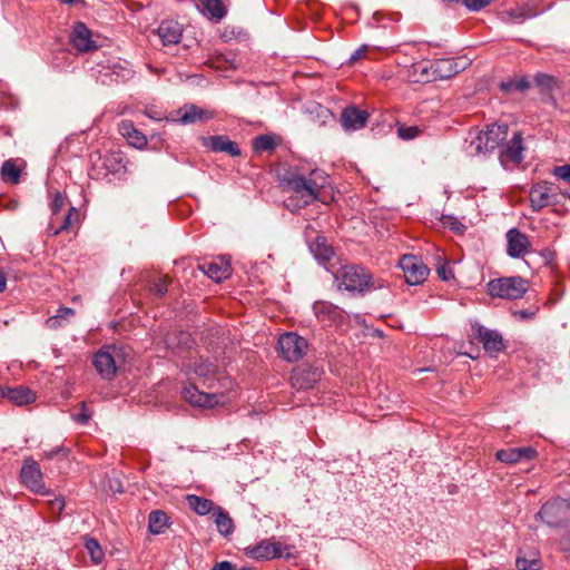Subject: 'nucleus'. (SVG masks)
I'll list each match as a JSON object with an SVG mask.
<instances>
[{"label": "nucleus", "mask_w": 570, "mask_h": 570, "mask_svg": "<svg viewBox=\"0 0 570 570\" xmlns=\"http://www.w3.org/2000/svg\"><path fill=\"white\" fill-rule=\"evenodd\" d=\"M283 188L292 193L285 206L294 212L320 199V191L328 184V176L318 169L312 170L308 177L292 169L278 175Z\"/></svg>", "instance_id": "f257e3e1"}, {"label": "nucleus", "mask_w": 570, "mask_h": 570, "mask_svg": "<svg viewBox=\"0 0 570 570\" xmlns=\"http://www.w3.org/2000/svg\"><path fill=\"white\" fill-rule=\"evenodd\" d=\"M535 519L552 529L570 525V502L567 499L553 498L542 504Z\"/></svg>", "instance_id": "f03ea898"}, {"label": "nucleus", "mask_w": 570, "mask_h": 570, "mask_svg": "<svg viewBox=\"0 0 570 570\" xmlns=\"http://www.w3.org/2000/svg\"><path fill=\"white\" fill-rule=\"evenodd\" d=\"M340 288L348 292L364 293L374 287L372 275L357 265H345L335 273Z\"/></svg>", "instance_id": "7ed1b4c3"}, {"label": "nucleus", "mask_w": 570, "mask_h": 570, "mask_svg": "<svg viewBox=\"0 0 570 570\" xmlns=\"http://www.w3.org/2000/svg\"><path fill=\"white\" fill-rule=\"evenodd\" d=\"M527 291L528 283L521 276L500 277L488 283V292L492 297L518 299Z\"/></svg>", "instance_id": "20e7f679"}, {"label": "nucleus", "mask_w": 570, "mask_h": 570, "mask_svg": "<svg viewBox=\"0 0 570 570\" xmlns=\"http://www.w3.org/2000/svg\"><path fill=\"white\" fill-rule=\"evenodd\" d=\"M194 372L203 381V385L209 390L220 392V390H227L230 385V380L225 372L208 361H197Z\"/></svg>", "instance_id": "39448f33"}, {"label": "nucleus", "mask_w": 570, "mask_h": 570, "mask_svg": "<svg viewBox=\"0 0 570 570\" xmlns=\"http://www.w3.org/2000/svg\"><path fill=\"white\" fill-rule=\"evenodd\" d=\"M277 345L279 354L288 362H296L302 358L308 347L307 341L293 332L282 334Z\"/></svg>", "instance_id": "423d86ee"}, {"label": "nucleus", "mask_w": 570, "mask_h": 570, "mask_svg": "<svg viewBox=\"0 0 570 570\" xmlns=\"http://www.w3.org/2000/svg\"><path fill=\"white\" fill-rule=\"evenodd\" d=\"M121 358L120 350L116 346H106L94 356V365L98 374L105 380H111Z\"/></svg>", "instance_id": "0eeeda50"}, {"label": "nucleus", "mask_w": 570, "mask_h": 570, "mask_svg": "<svg viewBox=\"0 0 570 570\" xmlns=\"http://www.w3.org/2000/svg\"><path fill=\"white\" fill-rule=\"evenodd\" d=\"M530 203L534 212L558 204L559 187L552 183H538L530 189Z\"/></svg>", "instance_id": "6e6552de"}, {"label": "nucleus", "mask_w": 570, "mask_h": 570, "mask_svg": "<svg viewBox=\"0 0 570 570\" xmlns=\"http://www.w3.org/2000/svg\"><path fill=\"white\" fill-rule=\"evenodd\" d=\"M399 265L403 271L405 282L410 285L423 283L429 275V268L415 255H403Z\"/></svg>", "instance_id": "1a4fd4ad"}, {"label": "nucleus", "mask_w": 570, "mask_h": 570, "mask_svg": "<svg viewBox=\"0 0 570 570\" xmlns=\"http://www.w3.org/2000/svg\"><path fill=\"white\" fill-rule=\"evenodd\" d=\"M22 483L32 492L47 494L40 465L32 459H26L20 473Z\"/></svg>", "instance_id": "9d476101"}, {"label": "nucleus", "mask_w": 570, "mask_h": 570, "mask_svg": "<svg viewBox=\"0 0 570 570\" xmlns=\"http://www.w3.org/2000/svg\"><path fill=\"white\" fill-rule=\"evenodd\" d=\"M245 554L257 561L272 560L282 557L283 544L274 539H264L255 546L244 549Z\"/></svg>", "instance_id": "9b49d317"}, {"label": "nucleus", "mask_w": 570, "mask_h": 570, "mask_svg": "<svg viewBox=\"0 0 570 570\" xmlns=\"http://www.w3.org/2000/svg\"><path fill=\"white\" fill-rule=\"evenodd\" d=\"M313 311L317 320L326 326L340 324L344 320L343 309L330 302H315Z\"/></svg>", "instance_id": "f8f14e48"}, {"label": "nucleus", "mask_w": 570, "mask_h": 570, "mask_svg": "<svg viewBox=\"0 0 570 570\" xmlns=\"http://www.w3.org/2000/svg\"><path fill=\"white\" fill-rule=\"evenodd\" d=\"M470 62L466 59H439L431 65L433 72L440 79H449L463 71Z\"/></svg>", "instance_id": "ddd939ff"}, {"label": "nucleus", "mask_w": 570, "mask_h": 570, "mask_svg": "<svg viewBox=\"0 0 570 570\" xmlns=\"http://www.w3.org/2000/svg\"><path fill=\"white\" fill-rule=\"evenodd\" d=\"M70 41L78 51L82 52L92 51L98 48L96 41L91 38V31L83 22L75 23Z\"/></svg>", "instance_id": "4468645a"}, {"label": "nucleus", "mask_w": 570, "mask_h": 570, "mask_svg": "<svg viewBox=\"0 0 570 570\" xmlns=\"http://www.w3.org/2000/svg\"><path fill=\"white\" fill-rule=\"evenodd\" d=\"M223 393V390L220 392H202L195 386L194 384L186 385L183 390V396L184 399L195 406H203V407H210L214 404H216L217 401V394Z\"/></svg>", "instance_id": "2eb2a0df"}, {"label": "nucleus", "mask_w": 570, "mask_h": 570, "mask_svg": "<svg viewBox=\"0 0 570 570\" xmlns=\"http://www.w3.org/2000/svg\"><path fill=\"white\" fill-rule=\"evenodd\" d=\"M530 247L529 238L517 228H511L507 233V253L512 258L523 256Z\"/></svg>", "instance_id": "dca6fc26"}, {"label": "nucleus", "mask_w": 570, "mask_h": 570, "mask_svg": "<svg viewBox=\"0 0 570 570\" xmlns=\"http://www.w3.org/2000/svg\"><path fill=\"white\" fill-rule=\"evenodd\" d=\"M368 112L355 106L346 107L341 115V122L346 130H358L363 128L368 120Z\"/></svg>", "instance_id": "f3484780"}, {"label": "nucleus", "mask_w": 570, "mask_h": 570, "mask_svg": "<svg viewBox=\"0 0 570 570\" xmlns=\"http://www.w3.org/2000/svg\"><path fill=\"white\" fill-rule=\"evenodd\" d=\"M199 269L204 274H206L210 279L217 283L228 278L232 273L229 262L224 259L223 257H219L215 261L203 263L202 265H199Z\"/></svg>", "instance_id": "a211bd4d"}, {"label": "nucleus", "mask_w": 570, "mask_h": 570, "mask_svg": "<svg viewBox=\"0 0 570 570\" xmlns=\"http://www.w3.org/2000/svg\"><path fill=\"white\" fill-rule=\"evenodd\" d=\"M535 456L537 451L531 446L502 449L495 453V459L507 464L518 463L522 460H532Z\"/></svg>", "instance_id": "6ab92c4d"}, {"label": "nucleus", "mask_w": 570, "mask_h": 570, "mask_svg": "<svg viewBox=\"0 0 570 570\" xmlns=\"http://www.w3.org/2000/svg\"><path fill=\"white\" fill-rule=\"evenodd\" d=\"M476 338L482 343L483 348L488 353H498L504 348L503 338L498 331L480 325L476 328Z\"/></svg>", "instance_id": "aec40b11"}, {"label": "nucleus", "mask_w": 570, "mask_h": 570, "mask_svg": "<svg viewBox=\"0 0 570 570\" xmlns=\"http://www.w3.org/2000/svg\"><path fill=\"white\" fill-rule=\"evenodd\" d=\"M523 137L521 131H514L511 139L507 142L505 148L502 150L500 158L503 163L505 159L519 164L523 159Z\"/></svg>", "instance_id": "412c9836"}, {"label": "nucleus", "mask_w": 570, "mask_h": 570, "mask_svg": "<svg viewBox=\"0 0 570 570\" xmlns=\"http://www.w3.org/2000/svg\"><path fill=\"white\" fill-rule=\"evenodd\" d=\"M464 151L470 157L487 156L490 154L487 138L482 134V130L478 132H469V136L464 141Z\"/></svg>", "instance_id": "4be33fe9"}, {"label": "nucleus", "mask_w": 570, "mask_h": 570, "mask_svg": "<svg viewBox=\"0 0 570 570\" xmlns=\"http://www.w3.org/2000/svg\"><path fill=\"white\" fill-rule=\"evenodd\" d=\"M157 33L164 46L176 45L181 39L183 29L177 21L165 20L159 24Z\"/></svg>", "instance_id": "5701e85b"}, {"label": "nucleus", "mask_w": 570, "mask_h": 570, "mask_svg": "<svg viewBox=\"0 0 570 570\" xmlns=\"http://www.w3.org/2000/svg\"><path fill=\"white\" fill-rule=\"evenodd\" d=\"M179 119L178 122L183 125L195 124L197 121H204L214 117L213 111L202 109L195 105H186L178 110Z\"/></svg>", "instance_id": "b1692460"}, {"label": "nucleus", "mask_w": 570, "mask_h": 570, "mask_svg": "<svg viewBox=\"0 0 570 570\" xmlns=\"http://www.w3.org/2000/svg\"><path fill=\"white\" fill-rule=\"evenodd\" d=\"M205 145L215 153H227L233 157L240 155L237 144L225 136H210L206 139Z\"/></svg>", "instance_id": "393cba45"}, {"label": "nucleus", "mask_w": 570, "mask_h": 570, "mask_svg": "<svg viewBox=\"0 0 570 570\" xmlns=\"http://www.w3.org/2000/svg\"><path fill=\"white\" fill-rule=\"evenodd\" d=\"M119 132L135 148H144L147 145L146 136L139 131L131 120H122L119 124Z\"/></svg>", "instance_id": "a878e982"}, {"label": "nucleus", "mask_w": 570, "mask_h": 570, "mask_svg": "<svg viewBox=\"0 0 570 570\" xmlns=\"http://www.w3.org/2000/svg\"><path fill=\"white\" fill-rule=\"evenodd\" d=\"M318 375L309 368H298L291 375V384L296 390H308L317 382Z\"/></svg>", "instance_id": "bb28decb"}, {"label": "nucleus", "mask_w": 570, "mask_h": 570, "mask_svg": "<svg viewBox=\"0 0 570 570\" xmlns=\"http://www.w3.org/2000/svg\"><path fill=\"white\" fill-rule=\"evenodd\" d=\"M2 397H7L16 405L21 406L32 403L36 400V394L30 389L20 385L17 387H8L7 390H3Z\"/></svg>", "instance_id": "cd10ccee"}, {"label": "nucleus", "mask_w": 570, "mask_h": 570, "mask_svg": "<svg viewBox=\"0 0 570 570\" xmlns=\"http://www.w3.org/2000/svg\"><path fill=\"white\" fill-rule=\"evenodd\" d=\"M482 134L487 138V142L492 153L497 147H499L502 141H504L508 137V126L507 125H498L492 124L487 126Z\"/></svg>", "instance_id": "c85d7f7f"}, {"label": "nucleus", "mask_w": 570, "mask_h": 570, "mask_svg": "<svg viewBox=\"0 0 570 570\" xmlns=\"http://www.w3.org/2000/svg\"><path fill=\"white\" fill-rule=\"evenodd\" d=\"M309 250L321 264L330 262L334 255L332 246L323 236H317L316 239L311 243Z\"/></svg>", "instance_id": "c756f323"}, {"label": "nucleus", "mask_w": 570, "mask_h": 570, "mask_svg": "<svg viewBox=\"0 0 570 570\" xmlns=\"http://www.w3.org/2000/svg\"><path fill=\"white\" fill-rule=\"evenodd\" d=\"M213 519L217 527L218 532L222 535L228 537L229 534H232L234 532V529H235L234 521L223 508L217 507L214 509Z\"/></svg>", "instance_id": "7c9ffc66"}, {"label": "nucleus", "mask_w": 570, "mask_h": 570, "mask_svg": "<svg viewBox=\"0 0 570 570\" xmlns=\"http://www.w3.org/2000/svg\"><path fill=\"white\" fill-rule=\"evenodd\" d=\"M75 314V309L70 307H60L55 315L46 321V325L50 330H58L66 326Z\"/></svg>", "instance_id": "2f4dec72"}, {"label": "nucleus", "mask_w": 570, "mask_h": 570, "mask_svg": "<svg viewBox=\"0 0 570 570\" xmlns=\"http://www.w3.org/2000/svg\"><path fill=\"white\" fill-rule=\"evenodd\" d=\"M202 12L210 19L220 20L226 14L222 0H199Z\"/></svg>", "instance_id": "473e14b6"}, {"label": "nucleus", "mask_w": 570, "mask_h": 570, "mask_svg": "<svg viewBox=\"0 0 570 570\" xmlns=\"http://www.w3.org/2000/svg\"><path fill=\"white\" fill-rule=\"evenodd\" d=\"M186 501L191 510L199 515L208 514L210 511L214 512V503L212 500L202 498L195 494H188Z\"/></svg>", "instance_id": "72a5a7b5"}, {"label": "nucleus", "mask_w": 570, "mask_h": 570, "mask_svg": "<svg viewBox=\"0 0 570 570\" xmlns=\"http://www.w3.org/2000/svg\"><path fill=\"white\" fill-rule=\"evenodd\" d=\"M168 527V517L164 511L154 510L149 513L148 528L154 534H160Z\"/></svg>", "instance_id": "f704fd0d"}, {"label": "nucleus", "mask_w": 570, "mask_h": 570, "mask_svg": "<svg viewBox=\"0 0 570 570\" xmlns=\"http://www.w3.org/2000/svg\"><path fill=\"white\" fill-rule=\"evenodd\" d=\"M190 341L189 333L177 330L168 332L164 338L166 346L173 350L179 346L188 347L190 345Z\"/></svg>", "instance_id": "c9c22d12"}, {"label": "nucleus", "mask_w": 570, "mask_h": 570, "mask_svg": "<svg viewBox=\"0 0 570 570\" xmlns=\"http://www.w3.org/2000/svg\"><path fill=\"white\" fill-rule=\"evenodd\" d=\"M85 548L90 556L91 561L95 564L101 563L104 560L105 553L99 544V542L94 538H85Z\"/></svg>", "instance_id": "e433bc0d"}, {"label": "nucleus", "mask_w": 570, "mask_h": 570, "mask_svg": "<svg viewBox=\"0 0 570 570\" xmlns=\"http://www.w3.org/2000/svg\"><path fill=\"white\" fill-rule=\"evenodd\" d=\"M1 176L6 181L17 184L20 177V170L12 160H6L1 166Z\"/></svg>", "instance_id": "4c0bfd02"}, {"label": "nucleus", "mask_w": 570, "mask_h": 570, "mask_svg": "<svg viewBox=\"0 0 570 570\" xmlns=\"http://www.w3.org/2000/svg\"><path fill=\"white\" fill-rule=\"evenodd\" d=\"M530 87V82L527 78L520 77L510 79L508 81H503L500 83V88L502 91L510 92V91H524Z\"/></svg>", "instance_id": "58836bf2"}, {"label": "nucleus", "mask_w": 570, "mask_h": 570, "mask_svg": "<svg viewBox=\"0 0 570 570\" xmlns=\"http://www.w3.org/2000/svg\"><path fill=\"white\" fill-rule=\"evenodd\" d=\"M253 147L256 151H273L276 147L275 138L271 135H261L254 138Z\"/></svg>", "instance_id": "ea45409f"}, {"label": "nucleus", "mask_w": 570, "mask_h": 570, "mask_svg": "<svg viewBox=\"0 0 570 570\" xmlns=\"http://www.w3.org/2000/svg\"><path fill=\"white\" fill-rule=\"evenodd\" d=\"M515 566L518 570H540L541 560L538 558L537 553H532L531 558L518 556L515 560Z\"/></svg>", "instance_id": "a19ab883"}, {"label": "nucleus", "mask_w": 570, "mask_h": 570, "mask_svg": "<svg viewBox=\"0 0 570 570\" xmlns=\"http://www.w3.org/2000/svg\"><path fill=\"white\" fill-rule=\"evenodd\" d=\"M397 135L400 138L404 140H410L415 138L420 134V129L416 126H405L404 124H396Z\"/></svg>", "instance_id": "79ce46f5"}, {"label": "nucleus", "mask_w": 570, "mask_h": 570, "mask_svg": "<svg viewBox=\"0 0 570 570\" xmlns=\"http://www.w3.org/2000/svg\"><path fill=\"white\" fill-rule=\"evenodd\" d=\"M169 278L164 276L150 285V292L156 297H163L168 291Z\"/></svg>", "instance_id": "37998d69"}, {"label": "nucleus", "mask_w": 570, "mask_h": 570, "mask_svg": "<svg viewBox=\"0 0 570 570\" xmlns=\"http://www.w3.org/2000/svg\"><path fill=\"white\" fill-rule=\"evenodd\" d=\"M90 417L91 413L89 412V410L86 406V403L83 402L80 403V411L78 413L72 414V419L81 424H87Z\"/></svg>", "instance_id": "c03bdc74"}, {"label": "nucleus", "mask_w": 570, "mask_h": 570, "mask_svg": "<svg viewBox=\"0 0 570 570\" xmlns=\"http://www.w3.org/2000/svg\"><path fill=\"white\" fill-rule=\"evenodd\" d=\"M492 0H462L463 4L472 11H478L491 3Z\"/></svg>", "instance_id": "a18cd8bd"}, {"label": "nucleus", "mask_w": 570, "mask_h": 570, "mask_svg": "<svg viewBox=\"0 0 570 570\" xmlns=\"http://www.w3.org/2000/svg\"><path fill=\"white\" fill-rule=\"evenodd\" d=\"M553 175L559 179L570 183V165L567 164L554 167Z\"/></svg>", "instance_id": "49530a36"}, {"label": "nucleus", "mask_w": 570, "mask_h": 570, "mask_svg": "<svg viewBox=\"0 0 570 570\" xmlns=\"http://www.w3.org/2000/svg\"><path fill=\"white\" fill-rule=\"evenodd\" d=\"M72 217H76V218L78 217V212L76 210L75 207L69 208L68 214L66 215L62 225L57 230H55L53 234H58L61 230L69 229V227L71 225Z\"/></svg>", "instance_id": "de8ad7c7"}, {"label": "nucleus", "mask_w": 570, "mask_h": 570, "mask_svg": "<svg viewBox=\"0 0 570 570\" xmlns=\"http://www.w3.org/2000/svg\"><path fill=\"white\" fill-rule=\"evenodd\" d=\"M65 204H66L65 197L60 193H57L50 204L52 214L53 215L59 214V212L63 208Z\"/></svg>", "instance_id": "09e8293b"}, {"label": "nucleus", "mask_w": 570, "mask_h": 570, "mask_svg": "<svg viewBox=\"0 0 570 570\" xmlns=\"http://www.w3.org/2000/svg\"><path fill=\"white\" fill-rule=\"evenodd\" d=\"M107 492L121 493L124 492L122 484L117 478L108 479V483L104 485Z\"/></svg>", "instance_id": "8fccbe9b"}, {"label": "nucleus", "mask_w": 570, "mask_h": 570, "mask_svg": "<svg viewBox=\"0 0 570 570\" xmlns=\"http://www.w3.org/2000/svg\"><path fill=\"white\" fill-rule=\"evenodd\" d=\"M436 273L442 281H449L454 276L446 263L439 264Z\"/></svg>", "instance_id": "3c124183"}, {"label": "nucleus", "mask_w": 570, "mask_h": 570, "mask_svg": "<svg viewBox=\"0 0 570 570\" xmlns=\"http://www.w3.org/2000/svg\"><path fill=\"white\" fill-rule=\"evenodd\" d=\"M49 507L52 513L60 514L65 508V501L61 498H56L49 501Z\"/></svg>", "instance_id": "603ef678"}, {"label": "nucleus", "mask_w": 570, "mask_h": 570, "mask_svg": "<svg viewBox=\"0 0 570 570\" xmlns=\"http://www.w3.org/2000/svg\"><path fill=\"white\" fill-rule=\"evenodd\" d=\"M60 453H63L65 455H67V450L63 446H61V445L55 446V448H52V449H50L48 451H43V455L47 459H52L53 456H56V455H58Z\"/></svg>", "instance_id": "864d4df0"}, {"label": "nucleus", "mask_w": 570, "mask_h": 570, "mask_svg": "<svg viewBox=\"0 0 570 570\" xmlns=\"http://www.w3.org/2000/svg\"><path fill=\"white\" fill-rule=\"evenodd\" d=\"M114 163L116 164H119L120 163V158L118 157V155H115V154H111L109 156H107L105 158V165L107 168H109L110 170L112 171H116L117 168L114 166Z\"/></svg>", "instance_id": "5fc2aeb1"}, {"label": "nucleus", "mask_w": 570, "mask_h": 570, "mask_svg": "<svg viewBox=\"0 0 570 570\" xmlns=\"http://www.w3.org/2000/svg\"><path fill=\"white\" fill-rule=\"evenodd\" d=\"M428 70H429V69H428V66H426V65H424V63H419V65H416V66L414 67V71H415V72H420V75H421V79H422L423 81H429V80H430V79H429V77H428Z\"/></svg>", "instance_id": "6e6d98bb"}, {"label": "nucleus", "mask_w": 570, "mask_h": 570, "mask_svg": "<svg viewBox=\"0 0 570 570\" xmlns=\"http://www.w3.org/2000/svg\"><path fill=\"white\" fill-rule=\"evenodd\" d=\"M212 570H235V567L229 561H220L215 563Z\"/></svg>", "instance_id": "4d7b16f0"}, {"label": "nucleus", "mask_w": 570, "mask_h": 570, "mask_svg": "<svg viewBox=\"0 0 570 570\" xmlns=\"http://www.w3.org/2000/svg\"><path fill=\"white\" fill-rule=\"evenodd\" d=\"M366 52V47L358 48L350 58L351 61H356L361 57H363Z\"/></svg>", "instance_id": "13d9d810"}, {"label": "nucleus", "mask_w": 570, "mask_h": 570, "mask_svg": "<svg viewBox=\"0 0 570 570\" xmlns=\"http://www.w3.org/2000/svg\"><path fill=\"white\" fill-rule=\"evenodd\" d=\"M7 286V279L6 276L0 273V293H2L6 289Z\"/></svg>", "instance_id": "bf43d9fd"}, {"label": "nucleus", "mask_w": 570, "mask_h": 570, "mask_svg": "<svg viewBox=\"0 0 570 570\" xmlns=\"http://www.w3.org/2000/svg\"><path fill=\"white\" fill-rule=\"evenodd\" d=\"M521 316H522V317H530V316H532V313H529V312H527V311H522V312H521Z\"/></svg>", "instance_id": "052dcab7"}, {"label": "nucleus", "mask_w": 570, "mask_h": 570, "mask_svg": "<svg viewBox=\"0 0 570 570\" xmlns=\"http://www.w3.org/2000/svg\"><path fill=\"white\" fill-rule=\"evenodd\" d=\"M60 2L62 3H67V4H71L73 3L76 0H59Z\"/></svg>", "instance_id": "680f3d73"}, {"label": "nucleus", "mask_w": 570, "mask_h": 570, "mask_svg": "<svg viewBox=\"0 0 570 570\" xmlns=\"http://www.w3.org/2000/svg\"><path fill=\"white\" fill-rule=\"evenodd\" d=\"M239 570H254V569L250 567H242Z\"/></svg>", "instance_id": "e2e57ef3"}, {"label": "nucleus", "mask_w": 570, "mask_h": 570, "mask_svg": "<svg viewBox=\"0 0 570 570\" xmlns=\"http://www.w3.org/2000/svg\"><path fill=\"white\" fill-rule=\"evenodd\" d=\"M147 116L154 118V116L150 112H147Z\"/></svg>", "instance_id": "0e129e2a"}, {"label": "nucleus", "mask_w": 570, "mask_h": 570, "mask_svg": "<svg viewBox=\"0 0 570 570\" xmlns=\"http://www.w3.org/2000/svg\"><path fill=\"white\" fill-rule=\"evenodd\" d=\"M567 196L570 198V189L567 191Z\"/></svg>", "instance_id": "69168bd1"}, {"label": "nucleus", "mask_w": 570, "mask_h": 570, "mask_svg": "<svg viewBox=\"0 0 570 570\" xmlns=\"http://www.w3.org/2000/svg\"><path fill=\"white\" fill-rule=\"evenodd\" d=\"M2 392H3V390L0 387V395H1V396H2Z\"/></svg>", "instance_id": "338daca9"}]
</instances>
